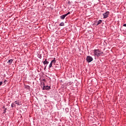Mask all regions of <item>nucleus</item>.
Segmentation results:
<instances>
[{
  "label": "nucleus",
  "mask_w": 126,
  "mask_h": 126,
  "mask_svg": "<svg viewBox=\"0 0 126 126\" xmlns=\"http://www.w3.org/2000/svg\"><path fill=\"white\" fill-rule=\"evenodd\" d=\"M103 53L101 51H100V50L99 49H94V56H96V57H100V56H101L102 55Z\"/></svg>",
  "instance_id": "obj_1"
},
{
  "label": "nucleus",
  "mask_w": 126,
  "mask_h": 126,
  "mask_svg": "<svg viewBox=\"0 0 126 126\" xmlns=\"http://www.w3.org/2000/svg\"><path fill=\"white\" fill-rule=\"evenodd\" d=\"M86 61L88 62V63H91L92 61H93V58L91 56H87L86 58Z\"/></svg>",
  "instance_id": "obj_2"
},
{
  "label": "nucleus",
  "mask_w": 126,
  "mask_h": 126,
  "mask_svg": "<svg viewBox=\"0 0 126 126\" xmlns=\"http://www.w3.org/2000/svg\"><path fill=\"white\" fill-rule=\"evenodd\" d=\"M109 14H110V12L109 11H107L105 13H103V18H107L109 16Z\"/></svg>",
  "instance_id": "obj_3"
},
{
  "label": "nucleus",
  "mask_w": 126,
  "mask_h": 126,
  "mask_svg": "<svg viewBox=\"0 0 126 126\" xmlns=\"http://www.w3.org/2000/svg\"><path fill=\"white\" fill-rule=\"evenodd\" d=\"M50 87L49 86H43V90H50Z\"/></svg>",
  "instance_id": "obj_4"
},
{
  "label": "nucleus",
  "mask_w": 126,
  "mask_h": 126,
  "mask_svg": "<svg viewBox=\"0 0 126 126\" xmlns=\"http://www.w3.org/2000/svg\"><path fill=\"white\" fill-rule=\"evenodd\" d=\"M66 16V15L64 14V15L61 16L60 18H61V19L63 20V19H64V18H65Z\"/></svg>",
  "instance_id": "obj_5"
},
{
  "label": "nucleus",
  "mask_w": 126,
  "mask_h": 126,
  "mask_svg": "<svg viewBox=\"0 0 126 126\" xmlns=\"http://www.w3.org/2000/svg\"><path fill=\"white\" fill-rule=\"evenodd\" d=\"M12 62H13V60L10 59V60L8 61L7 63H8L9 65L11 64L12 63Z\"/></svg>",
  "instance_id": "obj_6"
},
{
  "label": "nucleus",
  "mask_w": 126,
  "mask_h": 126,
  "mask_svg": "<svg viewBox=\"0 0 126 126\" xmlns=\"http://www.w3.org/2000/svg\"><path fill=\"white\" fill-rule=\"evenodd\" d=\"M44 64H49V62L47 61V59H46L44 62H43Z\"/></svg>",
  "instance_id": "obj_7"
},
{
  "label": "nucleus",
  "mask_w": 126,
  "mask_h": 126,
  "mask_svg": "<svg viewBox=\"0 0 126 126\" xmlns=\"http://www.w3.org/2000/svg\"><path fill=\"white\" fill-rule=\"evenodd\" d=\"M101 23H102V20H99L97 22V25H99V24H101Z\"/></svg>",
  "instance_id": "obj_8"
},
{
  "label": "nucleus",
  "mask_w": 126,
  "mask_h": 126,
  "mask_svg": "<svg viewBox=\"0 0 126 126\" xmlns=\"http://www.w3.org/2000/svg\"><path fill=\"white\" fill-rule=\"evenodd\" d=\"M55 60H53L51 61V63L53 64L54 63V64H55L56 63V60H55V59L54 58Z\"/></svg>",
  "instance_id": "obj_9"
},
{
  "label": "nucleus",
  "mask_w": 126,
  "mask_h": 126,
  "mask_svg": "<svg viewBox=\"0 0 126 126\" xmlns=\"http://www.w3.org/2000/svg\"><path fill=\"white\" fill-rule=\"evenodd\" d=\"M64 23L63 22H62L60 24V26H64Z\"/></svg>",
  "instance_id": "obj_10"
},
{
  "label": "nucleus",
  "mask_w": 126,
  "mask_h": 126,
  "mask_svg": "<svg viewBox=\"0 0 126 126\" xmlns=\"http://www.w3.org/2000/svg\"><path fill=\"white\" fill-rule=\"evenodd\" d=\"M11 107H12V108L15 107V103H14V102L12 103Z\"/></svg>",
  "instance_id": "obj_11"
},
{
  "label": "nucleus",
  "mask_w": 126,
  "mask_h": 126,
  "mask_svg": "<svg viewBox=\"0 0 126 126\" xmlns=\"http://www.w3.org/2000/svg\"><path fill=\"white\" fill-rule=\"evenodd\" d=\"M53 65V63L51 62L50 64H49V68H51Z\"/></svg>",
  "instance_id": "obj_12"
},
{
  "label": "nucleus",
  "mask_w": 126,
  "mask_h": 126,
  "mask_svg": "<svg viewBox=\"0 0 126 126\" xmlns=\"http://www.w3.org/2000/svg\"><path fill=\"white\" fill-rule=\"evenodd\" d=\"M68 14H70V12H68L67 14H65L66 16H67Z\"/></svg>",
  "instance_id": "obj_13"
},
{
  "label": "nucleus",
  "mask_w": 126,
  "mask_h": 126,
  "mask_svg": "<svg viewBox=\"0 0 126 126\" xmlns=\"http://www.w3.org/2000/svg\"><path fill=\"white\" fill-rule=\"evenodd\" d=\"M6 82H7V81L6 80H5V81H4L3 83L4 84H6Z\"/></svg>",
  "instance_id": "obj_14"
},
{
  "label": "nucleus",
  "mask_w": 126,
  "mask_h": 126,
  "mask_svg": "<svg viewBox=\"0 0 126 126\" xmlns=\"http://www.w3.org/2000/svg\"><path fill=\"white\" fill-rule=\"evenodd\" d=\"M1 85H2V82H0V86H1Z\"/></svg>",
  "instance_id": "obj_15"
},
{
  "label": "nucleus",
  "mask_w": 126,
  "mask_h": 126,
  "mask_svg": "<svg viewBox=\"0 0 126 126\" xmlns=\"http://www.w3.org/2000/svg\"><path fill=\"white\" fill-rule=\"evenodd\" d=\"M14 103L15 104H18V103H17V101H15Z\"/></svg>",
  "instance_id": "obj_16"
},
{
  "label": "nucleus",
  "mask_w": 126,
  "mask_h": 126,
  "mask_svg": "<svg viewBox=\"0 0 126 126\" xmlns=\"http://www.w3.org/2000/svg\"><path fill=\"white\" fill-rule=\"evenodd\" d=\"M123 26H124L125 27H126V24H124Z\"/></svg>",
  "instance_id": "obj_17"
},
{
  "label": "nucleus",
  "mask_w": 126,
  "mask_h": 126,
  "mask_svg": "<svg viewBox=\"0 0 126 126\" xmlns=\"http://www.w3.org/2000/svg\"><path fill=\"white\" fill-rule=\"evenodd\" d=\"M43 81H46V80H45V79H43Z\"/></svg>",
  "instance_id": "obj_18"
},
{
  "label": "nucleus",
  "mask_w": 126,
  "mask_h": 126,
  "mask_svg": "<svg viewBox=\"0 0 126 126\" xmlns=\"http://www.w3.org/2000/svg\"><path fill=\"white\" fill-rule=\"evenodd\" d=\"M46 68V67L44 68V69H45Z\"/></svg>",
  "instance_id": "obj_19"
}]
</instances>
